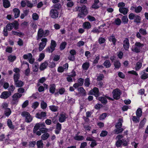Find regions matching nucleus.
Returning <instances> with one entry per match:
<instances>
[{"mask_svg":"<svg viewBox=\"0 0 148 148\" xmlns=\"http://www.w3.org/2000/svg\"><path fill=\"white\" fill-rule=\"evenodd\" d=\"M45 124V123H36L33 129L34 133H36L37 135L40 136L41 133H44L41 136L42 139L43 140L46 139V129Z\"/></svg>","mask_w":148,"mask_h":148,"instance_id":"nucleus-1","label":"nucleus"},{"mask_svg":"<svg viewBox=\"0 0 148 148\" xmlns=\"http://www.w3.org/2000/svg\"><path fill=\"white\" fill-rule=\"evenodd\" d=\"M143 44L139 42H136L134 45H133L131 50L133 51L136 53L140 52L142 51V49L144 46Z\"/></svg>","mask_w":148,"mask_h":148,"instance_id":"nucleus-2","label":"nucleus"},{"mask_svg":"<svg viewBox=\"0 0 148 148\" xmlns=\"http://www.w3.org/2000/svg\"><path fill=\"white\" fill-rule=\"evenodd\" d=\"M77 11H78L81 12V13H79L78 14V16L80 18L83 17L82 15L85 16L88 13V11L86 6L84 5L82 7H77L76 8Z\"/></svg>","mask_w":148,"mask_h":148,"instance_id":"nucleus-3","label":"nucleus"},{"mask_svg":"<svg viewBox=\"0 0 148 148\" xmlns=\"http://www.w3.org/2000/svg\"><path fill=\"white\" fill-rule=\"evenodd\" d=\"M22 94L18 93L14 94L12 97V100L11 103L12 104H17L18 101V99L21 97Z\"/></svg>","mask_w":148,"mask_h":148,"instance_id":"nucleus-4","label":"nucleus"},{"mask_svg":"<svg viewBox=\"0 0 148 148\" xmlns=\"http://www.w3.org/2000/svg\"><path fill=\"white\" fill-rule=\"evenodd\" d=\"M21 115L25 118V121L27 123L30 122L32 120V118L30 115L29 113L26 112H23L21 113Z\"/></svg>","mask_w":148,"mask_h":148,"instance_id":"nucleus-5","label":"nucleus"},{"mask_svg":"<svg viewBox=\"0 0 148 148\" xmlns=\"http://www.w3.org/2000/svg\"><path fill=\"white\" fill-rule=\"evenodd\" d=\"M59 12L55 9H52L50 12V16L53 18H58Z\"/></svg>","mask_w":148,"mask_h":148,"instance_id":"nucleus-6","label":"nucleus"},{"mask_svg":"<svg viewBox=\"0 0 148 148\" xmlns=\"http://www.w3.org/2000/svg\"><path fill=\"white\" fill-rule=\"evenodd\" d=\"M113 98L116 99H119L121 94L120 91L118 89L116 88L112 92Z\"/></svg>","mask_w":148,"mask_h":148,"instance_id":"nucleus-7","label":"nucleus"},{"mask_svg":"<svg viewBox=\"0 0 148 148\" xmlns=\"http://www.w3.org/2000/svg\"><path fill=\"white\" fill-rule=\"evenodd\" d=\"M122 144L126 146L127 145V143L125 140L123 139L122 140H117L115 144L117 147H121Z\"/></svg>","mask_w":148,"mask_h":148,"instance_id":"nucleus-8","label":"nucleus"},{"mask_svg":"<svg viewBox=\"0 0 148 148\" xmlns=\"http://www.w3.org/2000/svg\"><path fill=\"white\" fill-rule=\"evenodd\" d=\"M23 57L25 59H28L31 64H33L34 62V60L32 58V55L31 53L25 54Z\"/></svg>","mask_w":148,"mask_h":148,"instance_id":"nucleus-9","label":"nucleus"},{"mask_svg":"<svg viewBox=\"0 0 148 148\" xmlns=\"http://www.w3.org/2000/svg\"><path fill=\"white\" fill-rule=\"evenodd\" d=\"M56 46V43L55 41L53 40L51 41V45L48 48V51L49 52H52L55 49V47Z\"/></svg>","mask_w":148,"mask_h":148,"instance_id":"nucleus-10","label":"nucleus"},{"mask_svg":"<svg viewBox=\"0 0 148 148\" xmlns=\"http://www.w3.org/2000/svg\"><path fill=\"white\" fill-rule=\"evenodd\" d=\"M45 34H44L43 30L42 29H39L38 32L37 39H40L43 37H45Z\"/></svg>","mask_w":148,"mask_h":148,"instance_id":"nucleus-11","label":"nucleus"},{"mask_svg":"<svg viewBox=\"0 0 148 148\" xmlns=\"http://www.w3.org/2000/svg\"><path fill=\"white\" fill-rule=\"evenodd\" d=\"M11 95V93L8 91L3 92L0 96L1 98L3 99L8 98Z\"/></svg>","mask_w":148,"mask_h":148,"instance_id":"nucleus-12","label":"nucleus"},{"mask_svg":"<svg viewBox=\"0 0 148 148\" xmlns=\"http://www.w3.org/2000/svg\"><path fill=\"white\" fill-rule=\"evenodd\" d=\"M123 47L125 50H127L129 47L130 43L129 40L127 38H125L123 42Z\"/></svg>","mask_w":148,"mask_h":148,"instance_id":"nucleus-13","label":"nucleus"},{"mask_svg":"<svg viewBox=\"0 0 148 148\" xmlns=\"http://www.w3.org/2000/svg\"><path fill=\"white\" fill-rule=\"evenodd\" d=\"M42 42L40 43L39 48V50L40 51L42 50L45 47L46 43V38H42L41 39Z\"/></svg>","mask_w":148,"mask_h":148,"instance_id":"nucleus-14","label":"nucleus"},{"mask_svg":"<svg viewBox=\"0 0 148 148\" xmlns=\"http://www.w3.org/2000/svg\"><path fill=\"white\" fill-rule=\"evenodd\" d=\"M89 93L90 94L94 95L96 97H97L99 95V90L97 88L95 87L92 90H90Z\"/></svg>","mask_w":148,"mask_h":148,"instance_id":"nucleus-15","label":"nucleus"},{"mask_svg":"<svg viewBox=\"0 0 148 148\" xmlns=\"http://www.w3.org/2000/svg\"><path fill=\"white\" fill-rule=\"evenodd\" d=\"M18 25L17 23H16L15 24L12 23H9L7 24L6 26V28L7 30L10 31L12 29H13L14 26V28L15 29H17L16 26Z\"/></svg>","mask_w":148,"mask_h":148,"instance_id":"nucleus-16","label":"nucleus"},{"mask_svg":"<svg viewBox=\"0 0 148 148\" xmlns=\"http://www.w3.org/2000/svg\"><path fill=\"white\" fill-rule=\"evenodd\" d=\"M59 121L60 122L62 123L64 122L67 118L66 114L64 113L60 114L59 116Z\"/></svg>","mask_w":148,"mask_h":148,"instance_id":"nucleus-17","label":"nucleus"},{"mask_svg":"<svg viewBox=\"0 0 148 148\" xmlns=\"http://www.w3.org/2000/svg\"><path fill=\"white\" fill-rule=\"evenodd\" d=\"M142 9V8L140 6H138L137 7L132 6L131 8V10H134L135 12L137 13L140 12Z\"/></svg>","mask_w":148,"mask_h":148,"instance_id":"nucleus-18","label":"nucleus"},{"mask_svg":"<svg viewBox=\"0 0 148 148\" xmlns=\"http://www.w3.org/2000/svg\"><path fill=\"white\" fill-rule=\"evenodd\" d=\"M46 116L45 112H42L40 113H37L36 114V117L38 119H42Z\"/></svg>","mask_w":148,"mask_h":148,"instance_id":"nucleus-19","label":"nucleus"},{"mask_svg":"<svg viewBox=\"0 0 148 148\" xmlns=\"http://www.w3.org/2000/svg\"><path fill=\"white\" fill-rule=\"evenodd\" d=\"M123 120L122 118H120L118 120V122L115 125L116 128H121L122 125Z\"/></svg>","mask_w":148,"mask_h":148,"instance_id":"nucleus-20","label":"nucleus"},{"mask_svg":"<svg viewBox=\"0 0 148 148\" xmlns=\"http://www.w3.org/2000/svg\"><path fill=\"white\" fill-rule=\"evenodd\" d=\"M82 26L85 29H89L91 28L90 23L88 22H86L84 23Z\"/></svg>","mask_w":148,"mask_h":148,"instance_id":"nucleus-21","label":"nucleus"},{"mask_svg":"<svg viewBox=\"0 0 148 148\" xmlns=\"http://www.w3.org/2000/svg\"><path fill=\"white\" fill-rule=\"evenodd\" d=\"M140 78L143 79H145L148 78V73H145V71H143L141 73Z\"/></svg>","mask_w":148,"mask_h":148,"instance_id":"nucleus-22","label":"nucleus"},{"mask_svg":"<svg viewBox=\"0 0 148 148\" xmlns=\"http://www.w3.org/2000/svg\"><path fill=\"white\" fill-rule=\"evenodd\" d=\"M119 12L124 15L127 14L128 12V9L126 8L123 7L119 8Z\"/></svg>","mask_w":148,"mask_h":148,"instance_id":"nucleus-23","label":"nucleus"},{"mask_svg":"<svg viewBox=\"0 0 148 148\" xmlns=\"http://www.w3.org/2000/svg\"><path fill=\"white\" fill-rule=\"evenodd\" d=\"M14 82L15 85L16 87H22L24 84L23 82L21 80H18Z\"/></svg>","mask_w":148,"mask_h":148,"instance_id":"nucleus-24","label":"nucleus"},{"mask_svg":"<svg viewBox=\"0 0 148 148\" xmlns=\"http://www.w3.org/2000/svg\"><path fill=\"white\" fill-rule=\"evenodd\" d=\"M13 11L14 13L15 18H17L19 16L20 10L17 8H14L13 9Z\"/></svg>","mask_w":148,"mask_h":148,"instance_id":"nucleus-25","label":"nucleus"},{"mask_svg":"<svg viewBox=\"0 0 148 148\" xmlns=\"http://www.w3.org/2000/svg\"><path fill=\"white\" fill-rule=\"evenodd\" d=\"M109 40L112 42L114 45H115V43L116 41V40L115 38V37L114 36H110L109 38Z\"/></svg>","mask_w":148,"mask_h":148,"instance_id":"nucleus-26","label":"nucleus"},{"mask_svg":"<svg viewBox=\"0 0 148 148\" xmlns=\"http://www.w3.org/2000/svg\"><path fill=\"white\" fill-rule=\"evenodd\" d=\"M98 99L102 103L106 104L107 102L106 97H99Z\"/></svg>","mask_w":148,"mask_h":148,"instance_id":"nucleus-27","label":"nucleus"},{"mask_svg":"<svg viewBox=\"0 0 148 148\" xmlns=\"http://www.w3.org/2000/svg\"><path fill=\"white\" fill-rule=\"evenodd\" d=\"M114 65L115 68L116 69H119L121 66V64L118 60H116L114 62Z\"/></svg>","mask_w":148,"mask_h":148,"instance_id":"nucleus-28","label":"nucleus"},{"mask_svg":"<svg viewBox=\"0 0 148 148\" xmlns=\"http://www.w3.org/2000/svg\"><path fill=\"white\" fill-rule=\"evenodd\" d=\"M123 129L122 128H116L114 131V133L115 134H118L122 133Z\"/></svg>","mask_w":148,"mask_h":148,"instance_id":"nucleus-29","label":"nucleus"},{"mask_svg":"<svg viewBox=\"0 0 148 148\" xmlns=\"http://www.w3.org/2000/svg\"><path fill=\"white\" fill-rule=\"evenodd\" d=\"M142 110L140 108H138L136 112V114L137 116L138 117H140L142 115Z\"/></svg>","mask_w":148,"mask_h":148,"instance_id":"nucleus-30","label":"nucleus"},{"mask_svg":"<svg viewBox=\"0 0 148 148\" xmlns=\"http://www.w3.org/2000/svg\"><path fill=\"white\" fill-rule=\"evenodd\" d=\"M78 91L79 93L82 95H86V91L82 87H80L78 89Z\"/></svg>","mask_w":148,"mask_h":148,"instance_id":"nucleus-31","label":"nucleus"},{"mask_svg":"<svg viewBox=\"0 0 148 148\" xmlns=\"http://www.w3.org/2000/svg\"><path fill=\"white\" fill-rule=\"evenodd\" d=\"M3 3L4 7L5 8H8L10 6V3L8 0H3Z\"/></svg>","mask_w":148,"mask_h":148,"instance_id":"nucleus-32","label":"nucleus"},{"mask_svg":"<svg viewBox=\"0 0 148 148\" xmlns=\"http://www.w3.org/2000/svg\"><path fill=\"white\" fill-rule=\"evenodd\" d=\"M89 63L88 62L84 63L82 65V68L84 70H87L89 67Z\"/></svg>","mask_w":148,"mask_h":148,"instance_id":"nucleus-33","label":"nucleus"},{"mask_svg":"<svg viewBox=\"0 0 148 148\" xmlns=\"http://www.w3.org/2000/svg\"><path fill=\"white\" fill-rule=\"evenodd\" d=\"M103 64L105 67L107 68L110 67L111 66L110 62L109 60L105 61Z\"/></svg>","mask_w":148,"mask_h":148,"instance_id":"nucleus-34","label":"nucleus"},{"mask_svg":"<svg viewBox=\"0 0 148 148\" xmlns=\"http://www.w3.org/2000/svg\"><path fill=\"white\" fill-rule=\"evenodd\" d=\"M11 113V111L10 108H6L4 112L5 115L7 116H9Z\"/></svg>","mask_w":148,"mask_h":148,"instance_id":"nucleus-35","label":"nucleus"},{"mask_svg":"<svg viewBox=\"0 0 148 148\" xmlns=\"http://www.w3.org/2000/svg\"><path fill=\"white\" fill-rule=\"evenodd\" d=\"M52 7V9H55L58 11L61 8V5L60 4L57 3L53 5Z\"/></svg>","mask_w":148,"mask_h":148,"instance_id":"nucleus-36","label":"nucleus"},{"mask_svg":"<svg viewBox=\"0 0 148 148\" xmlns=\"http://www.w3.org/2000/svg\"><path fill=\"white\" fill-rule=\"evenodd\" d=\"M56 89V86L54 84H52L50 86L49 91L51 93H54Z\"/></svg>","mask_w":148,"mask_h":148,"instance_id":"nucleus-37","label":"nucleus"},{"mask_svg":"<svg viewBox=\"0 0 148 148\" xmlns=\"http://www.w3.org/2000/svg\"><path fill=\"white\" fill-rule=\"evenodd\" d=\"M75 140H82L84 139V137L82 136L76 135L74 138Z\"/></svg>","mask_w":148,"mask_h":148,"instance_id":"nucleus-38","label":"nucleus"},{"mask_svg":"<svg viewBox=\"0 0 148 148\" xmlns=\"http://www.w3.org/2000/svg\"><path fill=\"white\" fill-rule=\"evenodd\" d=\"M50 109L52 111L56 112L57 111L58 107L54 106H49Z\"/></svg>","mask_w":148,"mask_h":148,"instance_id":"nucleus-39","label":"nucleus"},{"mask_svg":"<svg viewBox=\"0 0 148 148\" xmlns=\"http://www.w3.org/2000/svg\"><path fill=\"white\" fill-rule=\"evenodd\" d=\"M16 59L15 56L10 55L8 57V60L11 62H13Z\"/></svg>","mask_w":148,"mask_h":148,"instance_id":"nucleus-40","label":"nucleus"},{"mask_svg":"<svg viewBox=\"0 0 148 148\" xmlns=\"http://www.w3.org/2000/svg\"><path fill=\"white\" fill-rule=\"evenodd\" d=\"M142 66V63L138 62L136 65L135 69L136 71H138L141 67Z\"/></svg>","mask_w":148,"mask_h":148,"instance_id":"nucleus-41","label":"nucleus"},{"mask_svg":"<svg viewBox=\"0 0 148 148\" xmlns=\"http://www.w3.org/2000/svg\"><path fill=\"white\" fill-rule=\"evenodd\" d=\"M19 77L20 75L19 73H15L14 75V82L18 80Z\"/></svg>","mask_w":148,"mask_h":148,"instance_id":"nucleus-42","label":"nucleus"},{"mask_svg":"<svg viewBox=\"0 0 148 148\" xmlns=\"http://www.w3.org/2000/svg\"><path fill=\"white\" fill-rule=\"evenodd\" d=\"M7 125L11 129H12L14 128V126L12 124V122L10 119H9L8 120Z\"/></svg>","mask_w":148,"mask_h":148,"instance_id":"nucleus-43","label":"nucleus"},{"mask_svg":"<svg viewBox=\"0 0 148 148\" xmlns=\"http://www.w3.org/2000/svg\"><path fill=\"white\" fill-rule=\"evenodd\" d=\"M128 20L127 16H123L122 18V21L124 24L127 23L128 22Z\"/></svg>","mask_w":148,"mask_h":148,"instance_id":"nucleus-44","label":"nucleus"},{"mask_svg":"<svg viewBox=\"0 0 148 148\" xmlns=\"http://www.w3.org/2000/svg\"><path fill=\"white\" fill-rule=\"evenodd\" d=\"M134 21L137 23H139L140 22V17L138 15L136 16L134 18Z\"/></svg>","mask_w":148,"mask_h":148,"instance_id":"nucleus-45","label":"nucleus"},{"mask_svg":"<svg viewBox=\"0 0 148 148\" xmlns=\"http://www.w3.org/2000/svg\"><path fill=\"white\" fill-rule=\"evenodd\" d=\"M90 79L89 78H87L85 79L84 84L87 87H88L90 85Z\"/></svg>","mask_w":148,"mask_h":148,"instance_id":"nucleus-46","label":"nucleus"},{"mask_svg":"<svg viewBox=\"0 0 148 148\" xmlns=\"http://www.w3.org/2000/svg\"><path fill=\"white\" fill-rule=\"evenodd\" d=\"M140 33L143 35H145L147 34V32L145 29L141 28L139 30Z\"/></svg>","mask_w":148,"mask_h":148,"instance_id":"nucleus-47","label":"nucleus"},{"mask_svg":"<svg viewBox=\"0 0 148 148\" xmlns=\"http://www.w3.org/2000/svg\"><path fill=\"white\" fill-rule=\"evenodd\" d=\"M87 18L90 21H94L96 20L95 18L94 17L90 15H88L87 16Z\"/></svg>","mask_w":148,"mask_h":148,"instance_id":"nucleus-48","label":"nucleus"},{"mask_svg":"<svg viewBox=\"0 0 148 148\" xmlns=\"http://www.w3.org/2000/svg\"><path fill=\"white\" fill-rule=\"evenodd\" d=\"M66 44V43L65 42H62L60 46V49L61 50L64 49L65 48Z\"/></svg>","mask_w":148,"mask_h":148,"instance_id":"nucleus-49","label":"nucleus"},{"mask_svg":"<svg viewBox=\"0 0 148 148\" xmlns=\"http://www.w3.org/2000/svg\"><path fill=\"white\" fill-rule=\"evenodd\" d=\"M43 143L42 140H39L37 142V145L38 148H40L42 147Z\"/></svg>","mask_w":148,"mask_h":148,"instance_id":"nucleus-50","label":"nucleus"},{"mask_svg":"<svg viewBox=\"0 0 148 148\" xmlns=\"http://www.w3.org/2000/svg\"><path fill=\"white\" fill-rule=\"evenodd\" d=\"M39 105V103L37 102H35L33 103L32 106V107L35 109Z\"/></svg>","mask_w":148,"mask_h":148,"instance_id":"nucleus-51","label":"nucleus"},{"mask_svg":"<svg viewBox=\"0 0 148 148\" xmlns=\"http://www.w3.org/2000/svg\"><path fill=\"white\" fill-rule=\"evenodd\" d=\"M139 118L136 116H133L132 118L133 121L136 123H138L139 121Z\"/></svg>","mask_w":148,"mask_h":148,"instance_id":"nucleus-52","label":"nucleus"},{"mask_svg":"<svg viewBox=\"0 0 148 148\" xmlns=\"http://www.w3.org/2000/svg\"><path fill=\"white\" fill-rule=\"evenodd\" d=\"M114 23L116 25H119L121 24V21L120 19L119 18H117L115 20Z\"/></svg>","mask_w":148,"mask_h":148,"instance_id":"nucleus-53","label":"nucleus"},{"mask_svg":"<svg viewBox=\"0 0 148 148\" xmlns=\"http://www.w3.org/2000/svg\"><path fill=\"white\" fill-rule=\"evenodd\" d=\"M46 63H43L40 65V69L41 70H43L46 68Z\"/></svg>","mask_w":148,"mask_h":148,"instance_id":"nucleus-54","label":"nucleus"},{"mask_svg":"<svg viewBox=\"0 0 148 148\" xmlns=\"http://www.w3.org/2000/svg\"><path fill=\"white\" fill-rule=\"evenodd\" d=\"M146 119L145 118H144L140 122V126L141 127H143L146 121Z\"/></svg>","mask_w":148,"mask_h":148,"instance_id":"nucleus-55","label":"nucleus"},{"mask_svg":"<svg viewBox=\"0 0 148 148\" xmlns=\"http://www.w3.org/2000/svg\"><path fill=\"white\" fill-rule=\"evenodd\" d=\"M108 134V132L106 131H102L100 134V136L101 137H104L106 136Z\"/></svg>","mask_w":148,"mask_h":148,"instance_id":"nucleus-56","label":"nucleus"},{"mask_svg":"<svg viewBox=\"0 0 148 148\" xmlns=\"http://www.w3.org/2000/svg\"><path fill=\"white\" fill-rule=\"evenodd\" d=\"M84 80L83 79L80 78L78 80V84L80 86H82L83 85L84 83Z\"/></svg>","mask_w":148,"mask_h":148,"instance_id":"nucleus-57","label":"nucleus"},{"mask_svg":"<svg viewBox=\"0 0 148 148\" xmlns=\"http://www.w3.org/2000/svg\"><path fill=\"white\" fill-rule=\"evenodd\" d=\"M105 39L102 37H100L98 40L99 43L100 44H102L105 42Z\"/></svg>","mask_w":148,"mask_h":148,"instance_id":"nucleus-58","label":"nucleus"},{"mask_svg":"<svg viewBox=\"0 0 148 148\" xmlns=\"http://www.w3.org/2000/svg\"><path fill=\"white\" fill-rule=\"evenodd\" d=\"M106 113H104L100 116L99 119L100 120H102L104 119L107 116Z\"/></svg>","mask_w":148,"mask_h":148,"instance_id":"nucleus-59","label":"nucleus"},{"mask_svg":"<svg viewBox=\"0 0 148 148\" xmlns=\"http://www.w3.org/2000/svg\"><path fill=\"white\" fill-rule=\"evenodd\" d=\"M33 19L34 20H37L38 18V14L36 13H34L32 15Z\"/></svg>","mask_w":148,"mask_h":148,"instance_id":"nucleus-60","label":"nucleus"},{"mask_svg":"<svg viewBox=\"0 0 148 148\" xmlns=\"http://www.w3.org/2000/svg\"><path fill=\"white\" fill-rule=\"evenodd\" d=\"M41 108L43 109L46 108V103L43 101H42L41 103Z\"/></svg>","mask_w":148,"mask_h":148,"instance_id":"nucleus-61","label":"nucleus"},{"mask_svg":"<svg viewBox=\"0 0 148 148\" xmlns=\"http://www.w3.org/2000/svg\"><path fill=\"white\" fill-rule=\"evenodd\" d=\"M135 16L134 14L131 13L129 15V18L130 19L132 20L134 19Z\"/></svg>","mask_w":148,"mask_h":148,"instance_id":"nucleus-62","label":"nucleus"},{"mask_svg":"<svg viewBox=\"0 0 148 148\" xmlns=\"http://www.w3.org/2000/svg\"><path fill=\"white\" fill-rule=\"evenodd\" d=\"M84 127L86 131H89L91 129V127L88 125H84Z\"/></svg>","mask_w":148,"mask_h":148,"instance_id":"nucleus-63","label":"nucleus"},{"mask_svg":"<svg viewBox=\"0 0 148 148\" xmlns=\"http://www.w3.org/2000/svg\"><path fill=\"white\" fill-rule=\"evenodd\" d=\"M84 44V41H80L78 42L77 44V46L78 47H80L81 46H83Z\"/></svg>","mask_w":148,"mask_h":148,"instance_id":"nucleus-64","label":"nucleus"}]
</instances>
